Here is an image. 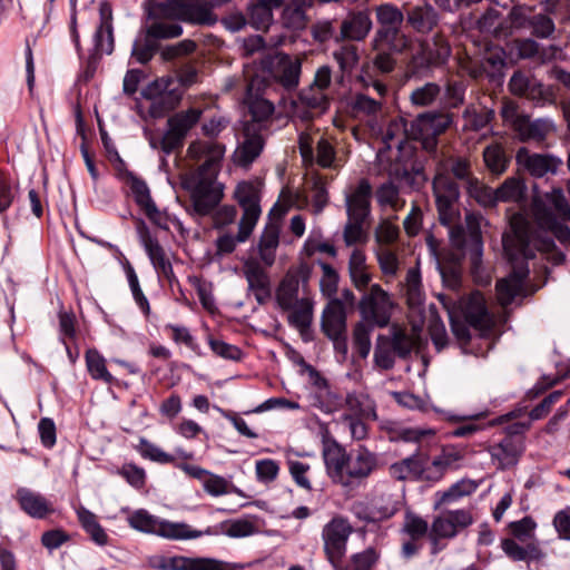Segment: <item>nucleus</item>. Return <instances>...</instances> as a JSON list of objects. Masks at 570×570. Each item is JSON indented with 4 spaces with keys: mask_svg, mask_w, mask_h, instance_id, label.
<instances>
[{
    "mask_svg": "<svg viewBox=\"0 0 570 570\" xmlns=\"http://www.w3.org/2000/svg\"><path fill=\"white\" fill-rule=\"evenodd\" d=\"M225 146L216 141H193L187 148V157L202 161L196 173L188 181L195 210L208 214L217 204L218 197L214 190V180L220 168Z\"/></svg>",
    "mask_w": 570,
    "mask_h": 570,
    "instance_id": "2",
    "label": "nucleus"
},
{
    "mask_svg": "<svg viewBox=\"0 0 570 570\" xmlns=\"http://www.w3.org/2000/svg\"><path fill=\"white\" fill-rule=\"evenodd\" d=\"M345 406L352 417H365L376 420V404L365 392H351L345 397Z\"/></svg>",
    "mask_w": 570,
    "mask_h": 570,
    "instance_id": "42",
    "label": "nucleus"
},
{
    "mask_svg": "<svg viewBox=\"0 0 570 570\" xmlns=\"http://www.w3.org/2000/svg\"><path fill=\"white\" fill-rule=\"evenodd\" d=\"M463 315L465 322L482 334L489 332L493 318L489 313L485 298L480 292L472 293L464 303Z\"/></svg>",
    "mask_w": 570,
    "mask_h": 570,
    "instance_id": "26",
    "label": "nucleus"
},
{
    "mask_svg": "<svg viewBox=\"0 0 570 570\" xmlns=\"http://www.w3.org/2000/svg\"><path fill=\"white\" fill-rule=\"evenodd\" d=\"M348 114L353 119L363 122L375 132L380 129V120L383 117V101L357 92L348 102Z\"/></svg>",
    "mask_w": 570,
    "mask_h": 570,
    "instance_id": "18",
    "label": "nucleus"
},
{
    "mask_svg": "<svg viewBox=\"0 0 570 570\" xmlns=\"http://www.w3.org/2000/svg\"><path fill=\"white\" fill-rule=\"evenodd\" d=\"M136 230L138 239L145 248V252L157 274L167 279L170 284L177 282L173 265L167 257L164 247L160 245L157 237L151 235L148 226L142 219L137 220Z\"/></svg>",
    "mask_w": 570,
    "mask_h": 570,
    "instance_id": "12",
    "label": "nucleus"
},
{
    "mask_svg": "<svg viewBox=\"0 0 570 570\" xmlns=\"http://www.w3.org/2000/svg\"><path fill=\"white\" fill-rule=\"evenodd\" d=\"M86 366L92 380L112 384L116 380L107 370L106 358L96 350L89 348L85 354Z\"/></svg>",
    "mask_w": 570,
    "mask_h": 570,
    "instance_id": "54",
    "label": "nucleus"
},
{
    "mask_svg": "<svg viewBox=\"0 0 570 570\" xmlns=\"http://www.w3.org/2000/svg\"><path fill=\"white\" fill-rule=\"evenodd\" d=\"M473 522L471 509L448 510L433 519L431 528L435 535L453 539Z\"/></svg>",
    "mask_w": 570,
    "mask_h": 570,
    "instance_id": "19",
    "label": "nucleus"
},
{
    "mask_svg": "<svg viewBox=\"0 0 570 570\" xmlns=\"http://www.w3.org/2000/svg\"><path fill=\"white\" fill-rule=\"evenodd\" d=\"M481 220L480 215L472 213L465 217L466 229L456 225V222L448 226L452 244L459 249L469 252L474 266L481 263L482 257Z\"/></svg>",
    "mask_w": 570,
    "mask_h": 570,
    "instance_id": "9",
    "label": "nucleus"
},
{
    "mask_svg": "<svg viewBox=\"0 0 570 570\" xmlns=\"http://www.w3.org/2000/svg\"><path fill=\"white\" fill-rule=\"evenodd\" d=\"M384 335L392 344L396 356L403 360L409 357L421 343L420 328L415 326L406 327L392 324L389 333Z\"/></svg>",
    "mask_w": 570,
    "mask_h": 570,
    "instance_id": "27",
    "label": "nucleus"
},
{
    "mask_svg": "<svg viewBox=\"0 0 570 570\" xmlns=\"http://www.w3.org/2000/svg\"><path fill=\"white\" fill-rule=\"evenodd\" d=\"M435 170L445 176H451L454 180L462 181L464 187L475 177L471 160L463 156L442 157L438 160Z\"/></svg>",
    "mask_w": 570,
    "mask_h": 570,
    "instance_id": "35",
    "label": "nucleus"
},
{
    "mask_svg": "<svg viewBox=\"0 0 570 570\" xmlns=\"http://www.w3.org/2000/svg\"><path fill=\"white\" fill-rule=\"evenodd\" d=\"M253 89V81L248 86V109L252 119L247 122H256L259 125V129L269 130L271 117L274 112V105L265 98L250 96Z\"/></svg>",
    "mask_w": 570,
    "mask_h": 570,
    "instance_id": "47",
    "label": "nucleus"
},
{
    "mask_svg": "<svg viewBox=\"0 0 570 570\" xmlns=\"http://www.w3.org/2000/svg\"><path fill=\"white\" fill-rule=\"evenodd\" d=\"M354 529L347 518L333 517L322 529L323 551L331 566L342 562L347 551V543Z\"/></svg>",
    "mask_w": 570,
    "mask_h": 570,
    "instance_id": "6",
    "label": "nucleus"
},
{
    "mask_svg": "<svg viewBox=\"0 0 570 570\" xmlns=\"http://www.w3.org/2000/svg\"><path fill=\"white\" fill-rule=\"evenodd\" d=\"M16 499L20 509L33 519H45L55 512V509L42 494L33 492L27 488L17 490Z\"/></svg>",
    "mask_w": 570,
    "mask_h": 570,
    "instance_id": "33",
    "label": "nucleus"
},
{
    "mask_svg": "<svg viewBox=\"0 0 570 570\" xmlns=\"http://www.w3.org/2000/svg\"><path fill=\"white\" fill-rule=\"evenodd\" d=\"M451 122L452 118L448 114L425 112L412 122V134L422 141L424 149L432 151L436 148L438 137L446 131Z\"/></svg>",
    "mask_w": 570,
    "mask_h": 570,
    "instance_id": "11",
    "label": "nucleus"
},
{
    "mask_svg": "<svg viewBox=\"0 0 570 570\" xmlns=\"http://www.w3.org/2000/svg\"><path fill=\"white\" fill-rule=\"evenodd\" d=\"M493 117L494 112L492 109L470 105L463 112L464 129L479 131L485 128Z\"/></svg>",
    "mask_w": 570,
    "mask_h": 570,
    "instance_id": "58",
    "label": "nucleus"
},
{
    "mask_svg": "<svg viewBox=\"0 0 570 570\" xmlns=\"http://www.w3.org/2000/svg\"><path fill=\"white\" fill-rule=\"evenodd\" d=\"M299 364L308 374L309 382L317 389L326 392L328 401L326 403H323L321 410L325 413H333L338 411V407L342 405V402L340 397L327 391V381L325 380V377H323L322 374L314 366L306 363L303 357H301Z\"/></svg>",
    "mask_w": 570,
    "mask_h": 570,
    "instance_id": "51",
    "label": "nucleus"
},
{
    "mask_svg": "<svg viewBox=\"0 0 570 570\" xmlns=\"http://www.w3.org/2000/svg\"><path fill=\"white\" fill-rule=\"evenodd\" d=\"M348 454L335 439L326 435L322 441V456L328 476L335 483H344V470Z\"/></svg>",
    "mask_w": 570,
    "mask_h": 570,
    "instance_id": "24",
    "label": "nucleus"
},
{
    "mask_svg": "<svg viewBox=\"0 0 570 570\" xmlns=\"http://www.w3.org/2000/svg\"><path fill=\"white\" fill-rule=\"evenodd\" d=\"M174 85L175 80L167 76L154 80L144 88L141 95L145 99L151 101L150 114L153 116H161L178 106L181 92L174 88Z\"/></svg>",
    "mask_w": 570,
    "mask_h": 570,
    "instance_id": "10",
    "label": "nucleus"
},
{
    "mask_svg": "<svg viewBox=\"0 0 570 570\" xmlns=\"http://www.w3.org/2000/svg\"><path fill=\"white\" fill-rule=\"evenodd\" d=\"M372 26L373 23L367 11L351 12L342 21L340 36L335 40L362 41L368 36Z\"/></svg>",
    "mask_w": 570,
    "mask_h": 570,
    "instance_id": "30",
    "label": "nucleus"
},
{
    "mask_svg": "<svg viewBox=\"0 0 570 570\" xmlns=\"http://www.w3.org/2000/svg\"><path fill=\"white\" fill-rule=\"evenodd\" d=\"M160 570H242V567L213 558H188L175 556L163 558L157 566Z\"/></svg>",
    "mask_w": 570,
    "mask_h": 570,
    "instance_id": "21",
    "label": "nucleus"
},
{
    "mask_svg": "<svg viewBox=\"0 0 570 570\" xmlns=\"http://www.w3.org/2000/svg\"><path fill=\"white\" fill-rule=\"evenodd\" d=\"M501 548L512 561H539L544 557L537 542L522 547L515 540L507 538L501 541Z\"/></svg>",
    "mask_w": 570,
    "mask_h": 570,
    "instance_id": "43",
    "label": "nucleus"
},
{
    "mask_svg": "<svg viewBox=\"0 0 570 570\" xmlns=\"http://www.w3.org/2000/svg\"><path fill=\"white\" fill-rule=\"evenodd\" d=\"M288 322L301 333L309 328L313 320V301L303 296L291 309Z\"/></svg>",
    "mask_w": 570,
    "mask_h": 570,
    "instance_id": "55",
    "label": "nucleus"
},
{
    "mask_svg": "<svg viewBox=\"0 0 570 570\" xmlns=\"http://www.w3.org/2000/svg\"><path fill=\"white\" fill-rule=\"evenodd\" d=\"M254 228L239 220L236 236L223 232L216 239V254L219 256L232 254L238 244L245 243L249 238Z\"/></svg>",
    "mask_w": 570,
    "mask_h": 570,
    "instance_id": "50",
    "label": "nucleus"
},
{
    "mask_svg": "<svg viewBox=\"0 0 570 570\" xmlns=\"http://www.w3.org/2000/svg\"><path fill=\"white\" fill-rule=\"evenodd\" d=\"M114 14L111 3H99V24L94 35L95 50L97 53L110 55L114 51Z\"/></svg>",
    "mask_w": 570,
    "mask_h": 570,
    "instance_id": "29",
    "label": "nucleus"
},
{
    "mask_svg": "<svg viewBox=\"0 0 570 570\" xmlns=\"http://www.w3.org/2000/svg\"><path fill=\"white\" fill-rule=\"evenodd\" d=\"M464 188L480 206L489 208L497 206L495 189L484 185L478 177H474Z\"/></svg>",
    "mask_w": 570,
    "mask_h": 570,
    "instance_id": "59",
    "label": "nucleus"
},
{
    "mask_svg": "<svg viewBox=\"0 0 570 570\" xmlns=\"http://www.w3.org/2000/svg\"><path fill=\"white\" fill-rule=\"evenodd\" d=\"M441 94V86L436 82H425L416 87L410 95V101L415 107H430Z\"/></svg>",
    "mask_w": 570,
    "mask_h": 570,
    "instance_id": "64",
    "label": "nucleus"
},
{
    "mask_svg": "<svg viewBox=\"0 0 570 570\" xmlns=\"http://www.w3.org/2000/svg\"><path fill=\"white\" fill-rule=\"evenodd\" d=\"M348 274L354 287L364 292L372 279L366 265V256L362 249L355 248L348 258Z\"/></svg>",
    "mask_w": 570,
    "mask_h": 570,
    "instance_id": "39",
    "label": "nucleus"
},
{
    "mask_svg": "<svg viewBox=\"0 0 570 570\" xmlns=\"http://www.w3.org/2000/svg\"><path fill=\"white\" fill-rule=\"evenodd\" d=\"M405 19L415 32L428 35L438 26L439 13L431 4L423 3L407 9Z\"/></svg>",
    "mask_w": 570,
    "mask_h": 570,
    "instance_id": "34",
    "label": "nucleus"
},
{
    "mask_svg": "<svg viewBox=\"0 0 570 570\" xmlns=\"http://www.w3.org/2000/svg\"><path fill=\"white\" fill-rule=\"evenodd\" d=\"M512 236L503 237V248L512 263V272L497 282V296L501 306H509L523 289L529 276L527 259L534 256L529 226L521 215L511 219Z\"/></svg>",
    "mask_w": 570,
    "mask_h": 570,
    "instance_id": "1",
    "label": "nucleus"
},
{
    "mask_svg": "<svg viewBox=\"0 0 570 570\" xmlns=\"http://www.w3.org/2000/svg\"><path fill=\"white\" fill-rule=\"evenodd\" d=\"M515 160L519 167L535 178H541L549 174L554 175L562 164L559 158L552 155L531 153L525 147L519 148Z\"/></svg>",
    "mask_w": 570,
    "mask_h": 570,
    "instance_id": "20",
    "label": "nucleus"
},
{
    "mask_svg": "<svg viewBox=\"0 0 570 570\" xmlns=\"http://www.w3.org/2000/svg\"><path fill=\"white\" fill-rule=\"evenodd\" d=\"M420 47L436 68L445 65L452 52L446 37L440 32L435 33L430 40H422Z\"/></svg>",
    "mask_w": 570,
    "mask_h": 570,
    "instance_id": "41",
    "label": "nucleus"
},
{
    "mask_svg": "<svg viewBox=\"0 0 570 570\" xmlns=\"http://www.w3.org/2000/svg\"><path fill=\"white\" fill-rule=\"evenodd\" d=\"M298 147L304 164L312 165L314 161L322 168L336 169L340 167L334 145L325 137H321L315 147L308 134L302 132L298 138Z\"/></svg>",
    "mask_w": 570,
    "mask_h": 570,
    "instance_id": "14",
    "label": "nucleus"
},
{
    "mask_svg": "<svg viewBox=\"0 0 570 570\" xmlns=\"http://www.w3.org/2000/svg\"><path fill=\"white\" fill-rule=\"evenodd\" d=\"M381 560V550L376 547H367L363 551L352 553L345 566L338 563L332 566L334 570H375Z\"/></svg>",
    "mask_w": 570,
    "mask_h": 570,
    "instance_id": "46",
    "label": "nucleus"
},
{
    "mask_svg": "<svg viewBox=\"0 0 570 570\" xmlns=\"http://www.w3.org/2000/svg\"><path fill=\"white\" fill-rule=\"evenodd\" d=\"M482 156L487 169L495 176L505 173L511 161L510 156L500 142H492L487 146Z\"/></svg>",
    "mask_w": 570,
    "mask_h": 570,
    "instance_id": "48",
    "label": "nucleus"
},
{
    "mask_svg": "<svg viewBox=\"0 0 570 570\" xmlns=\"http://www.w3.org/2000/svg\"><path fill=\"white\" fill-rule=\"evenodd\" d=\"M322 331L327 337L346 333V314L340 301L334 299L324 308Z\"/></svg>",
    "mask_w": 570,
    "mask_h": 570,
    "instance_id": "38",
    "label": "nucleus"
},
{
    "mask_svg": "<svg viewBox=\"0 0 570 570\" xmlns=\"http://www.w3.org/2000/svg\"><path fill=\"white\" fill-rule=\"evenodd\" d=\"M396 353L392 344L387 341L384 334H380L376 338V345L374 348V363L375 365L384 371L393 368L395 364Z\"/></svg>",
    "mask_w": 570,
    "mask_h": 570,
    "instance_id": "62",
    "label": "nucleus"
},
{
    "mask_svg": "<svg viewBox=\"0 0 570 570\" xmlns=\"http://www.w3.org/2000/svg\"><path fill=\"white\" fill-rule=\"evenodd\" d=\"M423 454L414 453L413 455L401 460L390 466V474L399 481L416 480L420 481L423 472Z\"/></svg>",
    "mask_w": 570,
    "mask_h": 570,
    "instance_id": "45",
    "label": "nucleus"
},
{
    "mask_svg": "<svg viewBox=\"0 0 570 570\" xmlns=\"http://www.w3.org/2000/svg\"><path fill=\"white\" fill-rule=\"evenodd\" d=\"M306 10L304 0H291L282 12V22L287 29L302 30L306 26Z\"/></svg>",
    "mask_w": 570,
    "mask_h": 570,
    "instance_id": "56",
    "label": "nucleus"
},
{
    "mask_svg": "<svg viewBox=\"0 0 570 570\" xmlns=\"http://www.w3.org/2000/svg\"><path fill=\"white\" fill-rule=\"evenodd\" d=\"M308 276L309 272L306 265L287 271L276 288V302L282 309L288 311L299 302V286L302 284L305 291Z\"/></svg>",
    "mask_w": 570,
    "mask_h": 570,
    "instance_id": "17",
    "label": "nucleus"
},
{
    "mask_svg": "<svg viewBox=\"0 0 570 570\" xmlns=\"http://www.w3.org/2000/svg\"><path fill=\"white\" fill-rule=\"evenodd\" d=\"M76 513L81 528L89 535L91 541L100 547H105L109 543V537L106 530L99 523L95 513L85 507H79L76 510Z\"/></svg>",
    "mask_w": 570,
    "mask_h": 570,
    "instance_id": "44",
    "label": "nucleus"
},
{
    "mask_svg": "<svg viewBox=\"0 0 570 570\" xmlns=\"http://www.w3.org/2000/svg\"><path fill=\"white\" fill-rule=\"evenodd\" d=\"M127 522L130 528L139 532L158 535L167 540H193L216 533L210 527L205 530H195L185 522L160 519L145 509L134 511L127 518Z\"/></svg>",
    "mask_w": 570,
    "mask_h": 570,
    "instance_id": "4",
    "label": "nucleus"
},
{
    "mask_svg": "<svg viewBox=\"0 0 570 570\" xmlns=\"http://www.w3.org/2000/svg\"><path fill=\"white\" fill-rule=\"evenodd\" d=\"M202 110L189 108L176 112L167 120V130L164 132L158 144L151 141V146L159 147L166 155L180 149L188 132L197 125L202 117Z\"/></svg>",
    "mask_w": 570,
    "mask_h": 570,
    "instance_id": "7",
    "label": "nucleus"
},
{
    "mask_svg": "<svg viewBox=\"0 0 570 570\" xmlns=\"http://www.w3.org/2000/svg\"><path fill=\"white\" fill-rule=\"evenodd\" d=\"M376 465L377 461L375 454L366 448L360 446L348 454L344 470V483H341V485L347 487L351 484L352 480L366 479L376 469Z\"/></svg>",
    "mask_w": 570,
    "mask_h": 570,
    "instance_id": "25",
    "label": "nucleus"
},
{
    "mask_svg": "<svg viewBox=\"0 0 570 570\" xmlns=\"http://www.w3.org/2000/svg\"><path fill=\"white\" fill-rule=\"evenodd\" d=\"M244 275L248 287L254 292L259 304H264L271 297V281L267 272L257 262H247L244 265Z\"/></svg>",
    "mask_w": 570,
    "mask_h": 570,
    "instance_id": "36",
    "label": "nucleus"
},
{
    "mask_svg": "<svg viewBox=\"0 0 570 570\" xmlns=\"http://www.w3.org/2000/svg\"><path fill=\"white\" fill-rule=\"evenodd\" d=\"M513 128L521 141L542 142L553 131L552 122L543 119L531 120L528 116L518 115L513 120Z\"/></svg>",
    "mask_w": 570,
    "mask_h": 570,
    "instance_id": "32",
    "label": "nucleus"
},
{
    "mask_svg": "<svg viewBox=\"0 0 570 570\" xmlns=\"http://www.w3.org/2000/svg\"><path fill=\"white\" fill-rule=\"evenodd\" d=\"M234 197L243 209L240 222L255 227L262 214L258 186L252 181H242L236 186Z\"/></svg>",
    "mask_w": 570,
    "mask_h": 570,
    "instance_id": "23",
    "label": "nucleus"
},
{
    "mask_svg": "<svg viewBox=\"0 0 570 570\" xmlns=\"http://www.w3.org/2000/svg\"><path fill=\"white\" fill-rule=\"evenodd\" d=\"M374 51L387 48L391 52L402 53L411 46V38L405 35L401 27L379 28L371 42Z\"/></svg>",
    "mask_w": 570,
    "mask_h": 570,
    "instance_id": "31",
    "label": "nucleus"
},
{
    "mask_svg": "<svg viewBox=\"0 0 570 570\" xmlns=\"http://www.w3.org/2000/svg\"><path fill=\"white\" fill-rule=\"evenodd\" d=\"M268 130L259 129L256 122H245L243 141L234 153V161L242 167L249 166L263 151Z\"/></svg>",
    "mask_w": 570,
    "mask_h": 570,
    "instance_id": "16",
    "label": "nucleus"
},
{
    "mask_svg": "<svg viewBox=\"0 0 570 570\" xmlns=\"http://www.w3.org/2000/svg\"><path fill=\"white\" fill-rule=\"evenodd\" d=\"M332 55L343 75H351L360 62L358 48L353 43L340 45Z\"/></svg>",
    "mask_w": 570,
    "mask_h": 570,
    "instance_id": "57",
    "label": "nucleus"
},
{
    "mask_svg": "<svg viewBox=\"0 0 570 570\" xmlns=\"http://www.w3.org/2000/svg\"><path fill=\"white\" fill-rule=\"evenodd\" d=\"M299 104L308 109L302 118H312V111L323 112L328 108V99L325 91L313 86L303 89L298 96Z\"/></svg>",
    "mask_w": 570,
    "mask_h": 570,
    "instance_id": "52",
    "label": "nucleus"
},
{
    "mask_svg": "<svg viewBox=\"0 0 570 570\" xmlns=\"http://www.w3.org/2000/svg\"><path fill=\"white\" fill-rule=\"evenodd\" d=\"M394 303L390 294L379 284H373L358 303L363 320L372 326L385 327L389 325Z\"/></svg>",
    "mask_w": 570,
    "mask_h": 570,
    "instance_id": "8",
    "label": "nucleus"
},
{
    "mask_svg": "<svg viewBox=\"0 0 570 570\" xmlns=\"http://www.w3.org/2000/svg\"><path fill=\"white\" fill-rule=\"evenodd\" d=\"M523 452L524 441L513 438H503L500 442L489 448L491 459L500 470H507L517 465Z\"/></svg>",
    "mask_w": 570,
    "mask_h": 570,
    "instance_id": "28",
    "label": "nucleus"
},
{
    "mask_svg": "<svg viewBox=\"0 0 570 570\" xmlns=\"http://www.w3.org/2000/svg\"><path fill=\"white\" fill-rule=\"evenodd\" d=\"M401 533L405 534L407 538L421 541L430 533L429 523L422 517L407 511L404 514Z\"/></svg>",
    "mask_w": 570,
    "mask_h": 570,
    "instance_id": "63",
    "label": "nucleus"
},
{
    "mask_svg": "<svg viewBox=\"0 0 570 570\" xmlns=\"http://www.w3.org/2000/svg\"><path fill=\"white\" fill-rule=\"evenodd\" d=\"M435 68L436 67L431 62V60L420 47L419 50L411 56L409 62L406 63L405 77L409 79L428 77Z\"/></svg>",
    "mask_w": 570,
    "mask_h": 570,
    "instance_id": "60",
    "label": "nucleus"
},
{
    "mask_svg": "<svg viewBox=\"0 0 570 570\" xmlns=\"http://www.w3.org/2000/svg\"><path fill=\"white\" fill-rule=\"evenodd\" d=\"M283 6L284 0H250L247 4L246 18L242 14L230 18L234 21L233 29L239 30L248 23L256 30L266 31L273 23L274 9Z\"/></svg>",
    "mask_w": 570,
    "mask_h": 570,
    "instance_id": "13",
    "label": "nucleus"
},
{
    "mask_svg": "<svg viewBox=\"0 0 570 570\" xmlns=\"http://www.w3.org/2000/svg\"><path fill=\"white\" fill-rule=\"evenodd\" d=\"M478 489V484L468 479H462L452 484L445 491L435 493L434 510H439L444 505L453 504L464 497L471 495Z\"/></svg>",
    "mask_w": 570,
    "mask_h": 570,
    "instance_id": "40",
    "label": "nucleus"
},
{
    "mask_svg": "<svg viewBox=\"0 0 570 570\" xmlns=\"http://www.w3.org/2000/svg\"><path fill=\"white\" fill-rule=\"evenodd\" d=\"M278 245V227L275 225L266 226L258 242V255L265 266L271 267L275 263L276 249Z\"/></svg>",
    "mask_w": 570,
    "mask_h": 570,
    "instance_id": "49",
    "label": "nucleus"
},
{
    "mask_svg": "<svg viewBox=\"0 0 570 570\" xmlns=\"http://www.w3.org/2000/svg\"><path fill=\"white\" fill-rule=\"evenodd\" d=\"M372 186L366 178L356 185L350 186L345 191V207L347 218L368 219L371 215Z\"/></svg>",
    "mask_w": 570,
    "mask_h": 570,
    "instance_id": "22",
    "label": "nucleus"
},
{
    "mask_svg": "<svg viewBox=\"0 0 570 570\" xmlns=\"http://www.w3.org/2000/svg\"><path fill=\"white\" fill-rule=\"evenodd\" d=\"M433 196L439 214L440 223L450 226L460 217L459 199L460 187L451 177L435 170L432 181Z\"/></svg>",
    "mask_w": 570,
    "mask_h": 570,
    "instance_id": "5",
    "label": "nucleus"
},
{
    "mask_svg": "<svg viewBox=\"0 0 570 570\" xmlns=\"http://www.w3.org/2000/svg\"><path fill=\"white\" fill-rule=\"evenodd\" d=\"M166 13L195 24L213 26L217 21L212 8L199 0H167Z\"/></svg>",
    "mask_w": 570,
    "mask_h": 570,
    "instance_id": "15",
    "label": "nucleus"
},
{
    "mask_svg": "<svg viewBox=\"0 0 570 570\" xmlns=\"http://www.w3.org/2000/svg\"><path fill=\"white\" fill-rule=\"evenodd\" d=\"M525 191L527 187L521 178L509 177L495 189L497 204L519 203L524 199Z\"/></svg>",
    "mask_w": 570,
    "mask_h": 570,
    "instance_id": "53",
    "label": "nucleus"
},
{
    "mask_svg": "<svg viewBox=\"0 0 570 570\" xmlns=\"http://www.w3.org/2000/svg\"><path fill=\"white\" fill-rule=\"evenodd\" d=\"M301 70L302 63L299 59L284 55L278 58L274 66L273 76L285 89L292 90L298 86Z\"/></svg>",
    "mask_w": 570,
    "mask_h": 570,
    "instance_id": "37",
    "label": "nucleus"
},
{
    "mask_svg": "<svg viewBox=\"0 0 570 570\" xmlns=\"http://www.w3.org/2000/svg\"><path fill=\"white\" fill-rule=\"evenodd\" d=\"M122 179L125 184L129 187L134 200L140 209L148 205L150 202H153L150 190L145 180H142L131 171H126L122 176Z\"/></svg>",
    "mask_w": 570,
    "mask_h": 570,
    "instance_id": "61",
    "label": "nucleus"
},
{
    "mask_svg": "<svg viewBox=\"0 0 570 570\" xmlns=\"http://www.w3.org/2000/svg\"><path fill=\"white\" fill-rule=\"evenodd\" d=\"M532 215L537 225L546 232L551 233L560 243H570V204L561 188H553L551 191L532 199Z\"/></svg>",
    "mask_w": 570,
    "mask_h": 570,
    "instance_id": "3",
    "label": "nucleus"
}]
</instances>
